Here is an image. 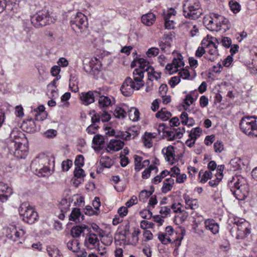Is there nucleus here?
Returning a JSON list of instances; mask_svg holds the SVG:
<instances>
[{
	"label": "nucleus",
	"mask_w": 257,
	"mask_h": 257,
	"mask_svg": "<svg viewBox=\"0 0 257 257\" xmlns=\"http://www.w3.org/2000/svg\"><path fill=\"white\" fill-rule=\"evenodd\" d=\"M33 113L37 120H43L47 116V113L45 111V107L43 105H40L34 109Z\"/></svg>",
	"instance_id": "25"
},
{
	"label": "nucleus",
	"mask_w": 257,
	"mask_h": 257,
	"mask_svg": "<svg viewBox=\"0 0 257 257\" xmlns=\"http://www.w3.org/2000/svg\"><path fill=\"white\" fill-rule=\"evenodd\" d=\"M159 52V50L158 48L152 47L149 49L147 52V55L149 57H155L158 55Z\"/></svg>",
	"instance_id": "56"
},
{
	"label": "nucleus",
	"mask_w": 257,
	"mask_h": 257,
	"mask_svg": "<svg viewBox=\"0 0 257 257\" xmlns=\"http://www.w3.org/2000/svg\"><path fill=\"white\" fill-rule=\"evenodd\" d=\"M69 206L70 203L66 199H64L61 201L59 208L62 212L66 213L69 210Z\"/></svg>",
	"instance_id": "46"
},
{
	"label": "nucleus",
	"mask_w": 257,
	"mask_h": 257,
	"mask_svg": "<svg viewBox=\"0 0 257 257\" xmlns=\"http://www.w3.org/2000/svg\"><path fill=\"white\" fill-rule=\"evenodd\" d=\"M138 63L139 67V69H141L144 71L148 72L150 71L151 72L153 70V67L150 65L149 62L143 58L135 59L131 64L132 67L134 66V63Z\"/></svg>",
	"instance_id": "19"
},
{
	"label": "nucleus",
	"mask_w": 257,
	"mask_h": 257,
	"mask_svg": "<svg viewBox=\"0 0 257 257\" xmlns=\"http://www.w3.org/2000/svg\"><path fill=\"white\" fill-rule=\"evenodd\" d=\"M102 94V89L98 88L95 91H89L87 92H82L80 95V99L82 103L87 105L94 102L95 97Z\"/></svg>",
	"instance_id": "10"
},
{
	"label": "nucleus",
	"mask_w": 257,
	"mask_h": 257,
	"mask_svg": "<svg viewBox=\"0 0 257 257\" xmlns=\"http://www.w3.org/2000/svg\"><path fill=\"white\" fill-rule=\"evenodd\" d=\"M171 38L167 35H164L163 37L160 38L159 46L162 52L166 54L171 53Z\"/></svg>",
	"instance_id": "15"
},
{
	"label": "nucleus",
	"mask_w": 257,
	"mask_h": 257,
	"mask_svg": "<svg viewBox=\"0 0 257 257\" xmlns=\"http://www.w3.org/2000/svg\"><path fill=\"white\" fill-rule=\"evenodd\" d=\"M183 14L186 18L196 20L203 14V10L199 0H185L183 5Z\"/></svg>",
	"instance_id": "1"
},
{
	"label": "nucleus",
	"mask_w": 257,
	"mask_h": 257,
	"mask_svg": "<svg viewBox=\"0 0 257 257\" xmlns=\"http://www.w3.org/2000/svg\"><path fill=\"white\" fill-rule=\"evenodd\" d=\"M68 248L73 252H77L80 249L79 243L78 240L75 239H72L67 243Z\"/></svg>",
	"instance_id": "33"
},
{
	"label": "nucleus",
	"mask_w": 257,
	"mask_h": 257,
	"mask_svg": "<svg viewBox=\"0 0 257 257\" xmlns=\"http://www.w3.org/2000/svg\"><path fill=\"white\" fill-rule=\"evenodd\" d=\"M99 163L103 167L109 168L113 164V161L107 156L101 157Z\"/></svg>",
	"instance_id": "36"
},
{
	"label": "nucleus",
	"mask_w": 257,
	"mask_h": 257,
	"mask_svg": "<svg viewBox=\"0 0 257 257\" xmlns=\"http://www.w3.org/2000/svg\"><path fill=\"white\" fill-rule=\"evenodd\" d=\"M124 143L119 140H111L107 145V151L108 152H117L122 149Z\"/></svg>",
	"instance_id": "21"
},
{
	"label": "nucleus",
	"mask_w": 257,
	"mask_h": 257,
	"mask_svg": "<svg viewBox=\"0 0 257 257\" xmlns=\"http://www.w3.org/2000/svg\"><path fill=\"white\" fill-rule=\"evenodd\" d=\"M179 75L180 77L184 79H189L190 78V73L187 69H183L179 72Z\"/></svg>",
	"instance_id": "63"
},
{
	"label": "nucleus",
	"mask_w": 257,
	"mask_h": 257,
	"mask_svg": "<svg viewBox=\"0 0 257 257\" xmlns=\"http://www.w3.org/2000/svg\"><path fill=\"white\" fill-rule=\"evenodd\" d=\"M70 24L72 29L78 28L81 32L87 27V19L83 13L77 12L73 15L70 20Z\"/></svg>",
	"instance_id": "8"
},
{
	"label": "nucleus",
	"mask_w": 257,
	"mask_h": 257,
	"mask_svg": "<svg viewBox=\"0 0 257 257\" xmlns=\"http://www.w3.org/2000/svg\"><path fill=\"white\" fill-rule=\"evenodd\" d=\"M116 138H120L125 141L131 140L132 135L127 132L117 131L116 134H113Z\"/></svg>",
	"instance_id": "40"
},
{
	"label": "nucleus",
	"mask_w": 257,
	"mask_h": 257,
	"mask_svg": "<svg viewBox=\"0 0 257 257\" xmlns=\"http://www.w3.org/2000/svg\"><path fill=\"white\" fill-rule=\"evenodd\" d=\"M141 216L144 219H149L152 216V212L148 209H144L140 212Z\"/></svg>",
	"instance_id": "55"
},
{
	"label": "nucleus",
	"mask_w": 257,
	"mask_h": 257,
	"mask_svg": "<svg viewBox=\"0 0 257 257\" xmlns=\"http://www.w3.org/2000/svg\"><path fill=\"white\" fill-rule=\"evenodd\" d=\"M75 165L76 166V167H80L81 166H83L84 165V158L82 155H78L77 156L75 162Z\"/></svg>",
	"instance_id": "59"
},
{
	"label": "nucleus",
	"mask_w": 257,
	"mask_h": 257,
	"mask_svg": "<svg viewBox=\"0 0 257 257\" xmlns=\"http://www.w3.org/2000/svg\"><path fill=\"white\" fill-rule=\"evenodd\" d=\"M13 147H14V153L15 155L19 158H23V156L26 155L27 153V151L26 148L24 150H22V147H25L24 145L22 144V143H20L19 141H12L9 145V147L13 150Z\"/></svg>",
	"instance_id": "14"
},
{
	"label": "nucleus",
	"mask_w": 257,
	"mask_h": 257,
	"mask_svg": "<svg viewBox=\"0 0 257 257\" xmlns=\"http://www.w3.org/2000/svg\"><path fill=\"white\" fill-rule=\"evenodd\" d=\"M221 180L222 177L220 175V174L218 176L215 175V178L214 179L212 178V179H211V180L209 182V184L211 187H216L219 184V183Z\"/></svg>",
	"instance_id": "50"
},
{
	"label": "nucleus",
	"mask_w": 257,
	"mask_h": 257,
	"mask_svg": "<svg viewBox=\"0 0 257 257\" xmlns=\"http://www.w3.org/2000/svg\"><path fill=\"white\" fill-rule=\"evenodd\" d=\"M147 72H148V79L150 81H153V79L158 80L161 77V73L156 72L154 70V68H153V70L152 71V72H150V71H149Z\"/></svg>",
	"instance_id": "49"
},
{
	"label": "nucleus",
	"mask_w": 257,
	"mask_h": 257,
	"mask_svg": "<svg viewBox=\"0 0 257 257\" xmlns=\"http://www.w3.org/2000/svg\"><path fill=\"white\" fill-rule=\"evenodd\" d=\"M144 71L141 69L137 68L135 69L133 72L134 79L136 83H144L143 81V78L144 77Z\"/></svg>",
	"instance_id": "34"
},
{
	"label": "nucleus",
	"mask_w": 257,
	"mask_h": 257,
	"mask_svg": "<svg viewBox=\"0 0 257 257\" xmlns=\"http://www.w3.org/2000/svg\"><path fill=\"white\" fill-rule=\"evenodd\" d=\"M19 211L23 220L29 224L34 223L38 219L37 212L26 202L21 205Z\"/></svg>",
	"instance_id": "6"
},
{
	"label": "nucleus",
	"mask_w": 257,
	"mask_h": 257,
	"mask_svg": "<svg viewBox=\"0 0 257 257\" xmlns=\"http://www.w3.org/2000/svg\"><path fill=\"white\" fill-rule=\"evenodd\" d=\"M185 132V129L183 127L176 129L174 128L173 130L167 131L165 132V136L169 141H173L176 139H180L182 138L183 133Z\"/></svg>",
	"instance_id": "17"
},
{
	"label": "nucleus",
	"mask_w": 257,
	"mask_h": 257,
	"mask_svg": "<svg viewBox=\"0 0 257 257\" xmlns=\"http://www.w3.org/2000/svg\"><path fill=\"white\" fill-rule=\"evenodd\" d=\"M120 164L121 167H125L129 163V160L127 157L122 154H120Z\"/></svg>",
	"instance_id": "64"
},
{
	"label": "nucleus",
	"mask_w": 257,
	"mask_h": 257,
	"mask_svg": "<svg viewBox=\"0 0 257 257\" xmlns=\"http://www.w3.org/2000/svg\"><path fill=\"white\" fill-rule=\"evenodd\" d=\"M155 137V136L154 134L146 133L143 138L144 146L148 148L152 147L153 145L152 140Z\"/></svg>",
	"instance_id": "32"
},
{
	"label": "nucleus",
	"mask_w": 257,
	"mask_h": 257,
	"mask_svg": "<svg viewBox=\"0 0 257 257\" xmlns=\"http://www.w3.org/2000/svg\"><path fill=\"white\" fill-rule=\"evenodd\" d=\"M229 6L231 10L234 13H238L240 10V6L236 2L233 1L229 2Z\"/></svg>",
	"instance_id": "51"
},
{
	"label": "nucleus",
	"mask_w": 257,
	"mask_h": 257,
	"mask_svg": "<svg viewBox=\"0 0 257 257\" xmlns=\"http://www.w3.org/2000/svg\"><path fill=\"white\" fill-rule=\"evenodd\" d=\"M100 119L102 122H107L109 121L111 118L110 115L106 111V110H103V112L100 114Z\"/></svg>",
	"instance_id": "62"
},
{
	"label": "nucleus",
	"mask_w": 257,
	"mask_h": 257,
	"mask_svg": "<svg viewBox=\"0 0 257 257\" xmlns=\"http://www.w3.org/2000/svg\"><path fill=\"white\" fill-rule=\"evenodd\" d=\"M230 190L238 200H243L249 194V188L246 181L242 178H233L229 184Z\"/></svg>",
	"instance_id": "2"
},
{
	"label": "nucleus",
	"mask_w": 257,
	"mask_h": 257,
	"mask_svg": "<svg viewBox=\"0 0 257 257\" xmlns=\"http://www.w3.org/2000/svg\"><path fill=\"white\" fill-rule=\"evenodd\" d=\"M103 89H102V94L99 96L98 106L102 110H106L108 106L112 105L115 103V99L111 96L103 95Z\"/></svg>",
	"instance_id": "12"
},
{
	"label": "nucleus",
	"mask_w": 257,
	"mask_h": 257,
	"mask_svg": "<svg viewBox=\"0 0 257 257\" xmlns=\"http://www.w3.org/2000/svg\"><path fill=\"white\" fill-rule=\"evenodd\" d=\"M84 215H82L79 208H74L69 216V220L75 221V222H79L84 220Z\"/></svg>",
	"instance_id": "24"
},
{
	"label": "nucleus",
	"mask_w": 257,
	"mask_h": 257,
	"mask_svg": "<svg viewBox=\"0 0 257 257\" xmlns=\"http://www.w3.org/2000/svg\"><path fill=\"white\" fill-rule=\"evenodd\" d=\"M202 45L208 48V52L211 55H216L218 53L217 47L216 45L212 41H207L203 40L202 41Z\"/></svg>",
	"instance_id": "26"
},
{
	"label": "nucleus",
	"mask_w": 257,
	"mask_h": 257,
	"mask_svg": "<svg viewBox=\"0 0 257 257\" xmlns=\"http://www.w3.org/2000/svg\"><path fill=\"white\" fill-rule=\"evenodd\" d=\"M239 126L245 134L257 137V117L248 116L242 117Z\"/></svg>",
	"instance_id": "4"
},
{
	"label": "nucleus",
	"mask_w": 257,
	"mask_h": 257,
	"mask_svg": "<svg viewBox=\"0 0 257 257\" xmlns=\"http://www.w3.org/2000/svg\"><path fill=\"white\" fill-rule=\"evenodd\" d=\"M241 162L240 160L238 158H234L232 159L230 162V164L232 166L234 170L238 169L240 167V163Z\"/></svg>",
	"instance_id": "61"
},
{
	"label": "nucleus",
	"mask_w": 257,
	"mask_h": 257,
	"mask_svg": "<svg viewBox=\"0 0 257 257\" xmlns=\"http://www.w3.org/2000/svg\"><path fill=\"white\" fill-rule=\"evenodd\" d=\"M127 106L123 105L121 106H116L114 112L115 117L118 118H124L127 115Z\"/></svg>",
	"instance_id": "27"
},
{
	"label": "nucleus",
	"mask_w": 257,
	"mask_h": 257,
	"mask_svg": "<svg viewBox=\"0 0 257 257\" xmlns=\"http://www.w3.org/2000/svg\"><path fill=\"white\" fill-rule=\"evenodd\" d=\"M98 128V125L96 124H91L87 127L86 131L89 134H94L96 133Z\"/></svg>",
	"instance_id": "58"
},
{
	"label": "nucleus",
	"mask_w": 257,
	"mask_h": 257,
	"mask_svg": "<svg viewBox=\"0 0 257 257\" xmlns=\"http://www.w3.org/2000/svg\"><path fill=\"white\" fill-rule=\"evenodd\" d=\"M210 175H211V171H208V170L206 171L202 175V176L201 178L200 182L202 183H204L206 182L208 179H211V178L210 177Z\"/></svg>",
	"instance_id": "60"
},
{
	"label": "nucleus",
	"mask_w": 257,
	"mask_h": 257,
	"mask_svg": "<svg viewBox=\"0 0 257 257\" xmlns=\"http://www.w3.org/2000/svg\"><path fill=\"white\" fill-rule=\"evenodd\" d=\"M143 85L144 83H135L131 77H128L123 82L120 91L124 96H130L134 93L135 89L139 90Z\"/></svg>",
	"instance_id": "7"
},
{
	"label": "nucleus",
	"mask_w": 257,
	"mask_h": 257,
	"mask_svg": "<svg viewBox=\"0 0 257 257\" xmlns=\"http://www.w3.org/2000/svg\"><path fill=\"white\" fill-rule=\"evenodd\" d=\"M204 23L206 24L207 28L211 31H218L223 26L228 27L229 21L218 14L212 13L204 18Z\"/></svg>",
	"instance_id": "3"
},
{
	"label": "nucleus",
	"mask_w": 257,
	"mask_h": 257,
	"mask_svg": "<svg viewBox=\"0 0 257 257\" xmlns=\"http://www.w3.org/2000/svg\"><path fill=\"white\" fill-rule=\"evenodd\" d=\"M171 116V113L168 111L166 108H162L156 114V117L160 118L163 121L168 120Z\"/></svg>",
	"instance_id": "30"
},
{
	"label": "nucleus",
	"mask_w": 257,
	"mask_h": 257,
	"mask_svg": "<svg viewBox=\"0 0 257 257\" xmlns=\"http://www.w3.org/2000/svg\"><path fill=\"white\" fill-rule=\"evenodd\" d=\"M142 23L147 26L152 25L156 20V16L153 13H148L142 17Z\"/></svg>",
	"instance_id": "28"
},
{
	"label": "nucleus",
	"mask_w": 257,
	"mask_h": 257,
	"mask_svg": "<svg viewBox=\"0 0 257 257\" xmlns=\"http://www.w3.org/2000/svg\"><path fill=\"white\" fill-rule=\"evenodd\" d=\"M89 64L91 69L93 68L98 69V67L97 66H99L100 65V62L97 58L94 57L91 58L90 60Z\"/></svg>",
	"instance_id": "54"
},
{
	"label": "nucleus",
	"mask_w": 257,
	"mask_h": 257,
	"mask_svg": "<svg viewBox=\"0 0 257 257\" xmlns=\"http://www.w3.org/2000/svg\"><path fill=\"white\" fill-rule=\"evenodd\" d=\"M11 235L10 237L13 241H17L21 236H23L25 232L23 229H20L18 231L16 228H13L11 231Z\"/></svg>",
	"instance_id": "38"
},
{
	"label": "nucleus",
	"mask_w": 257,
	"mask_h": 257,
	"mask_svg": "<svg viewBox=\"0 0 257 257\" xmlns=\"http://www.w3.org/2000/svg\"><path fill=\"white\" fill-rule=\"evenodd\" d=\"M202 134V130L199 127L192 128L189 134V137L191 139L196 140Z\"/></svg>",
	"instance_id": "42"
},
{
	"label": "nucleus",
	"mask_w": 257,
	"mask_h": 257,
	"mask_svg": "<svg viewBox=\"0 0 257 257\" xmlns=\"http://www.w3.org/2000/svg\"><path fill=\"white\" fill-rule=\"evenodd\" d=\"M159 212L162 217L164 218L170 213L171 209L169 206H162L160 208Z\"/></svg>",
	"instance_id": "53"
},
{
	"label": "nucleus",
	"mask_w": 257,
	"mask_h": 257,
	"mask_svg": "<svg viewBox=\"0 0 257 257\" xmlns=\"http://www.w3.org/2000/svg\"><path fill=\"white\" fill-rule=\"evenodd\" d=\"M47 252L51 257H62L59 250L55 246H49L47 248Z\"/></svg>",
	"instance_id": "37"
},
{
	"label": "nucleus",
	"mask_w": 257,
	"mask_h": 257,
	"mask_svg": "<svg viewBox=\"0 0 257 257\" xmlns=\"http://www.w3.org/2000/svg\"><path fill=\"white\" fill-rule=\"evenodd\" d=\"M12 190L6 184L0 182V201L4 202L7 201L8 197L11 195Z\"/></svg>",
	"instance_id": "22"
},
{
	"label": "nucleus",
	"mask_w": 257,
	"mask_h": 257,
	"mask_svg": "<svg viewBox=\"0 0 257 257\" xmlns=\"http://www.w3.org/2000/svg\"><path fill=\"white\" fill-rule=\"evenodd\" d=\"M72 166V161L70 160L64 161L61 164L62 169L63 171H68Z\"/></svg>",
	"instance_id": "52"
},
{
	"label": "nucleus",
	"mask_w": 257,
	"mask_h": 257,
	"mask_svg": "<svg viewBox=\"0 0 257 257\" xmlns=\"http://www.w3.org/2000/svg\"><path fill=\"white\" fill-rule=\"evenodd\" d=\"M48 159L46 157L36 158L31 163V168L35 174L40 177H45L50 173V170L47 166Z\"/></svg>",
	"instance_id": "5"
},
{
	"label": "nucleus",
	"mask_w": 257,
	"mask_h": 257,
	"mask_svg": "<svg viewBox=\"0 0 257 257\" xmlns=\"http://www.w3.org/2000/svg\"><path fill=\"white\" fill-rule=\"evenodd\" d=\"M214 151L216 153H221L223 150V145L220 141H217L214 144Z\"/></svg>",
	"instance_id": "57"
},
{
	"label": "nucleus",
	"mask_w": 257,
	"mask_h": 257,
	"mask_svg": "<svg viewBox=\"0 0 257 257\" xmlns=\"http://www.w3.org/2000/svg\"><path fill=\"white\" fill-rule=\"evenodd\" d=\"M183 57L181 54H178L177 57L173 60L171 64H168L166 66V69L169 74H172L174 73L181 69L184 66V62L182 61Z\"/></svg>",
	"instance_id": "11"
},
{
	"label": "nucleus",
	"mask_w": 257,
	"mask_h": 257,
	"mask_svg": "<svg viewBox=\"0 0 257 257\" xmlns=\"http://www.w3.org/2000/svg\"><path fill=\"white\" fill-rule=\"evenodd\" d=\"M158 239L164 244H167L171 242V239L167 233H159Z\"/></svg>",
	"instance_id": "44"
},
{
	"label": "nucleus",
	"mask_w": 257,
	"mask_h": 257,
	"mask_svg": "<svg viewBox=\"0 0 257 257\" xmlns=\"http://www.w3.org/2000/svg\"><path fill=\"white\" fill-rule=\"evenodd\" d=\"M198 93L196 91H191L189 94L186 95L184 99V103L188 107L192 104L197 99Z\"/></svg>",
	"instance_id": "29"
},
{
	"label": "nucleus",
	"mask_w": 257,
	"mask_h": 257,
	"mask_svg": "<svg viewBox=\"0 0 257 257\" xmlns=\"http://www.w3.org/2000/svg\"><path fill=\"white\" fill-rule=\"evenodd\" d=\"M90 228L85 224L76 225L71 229V234L73 237H79L81 235L84 236L85 233L89 232Z\"/></svg>",
	"instance_id": "16"
},
{
	"label": "nucleus",
	"mask_w": 257,
	"mask_h": 257,
	"mask_svg": "<svg viewBox=\"0 0 257 257\" xmlns=\"http://www.w3.org/2000/svg\"><path fill=\"white\" fill-rule=\"evenodd\" d=\"M143 158L141 156L136 155L135 157V170L137 172L140 171L143 168V165H142V161Z\"/></svg>",
	"instance_id": "43"
},
{
	"label": "nucleus",
	"mask_w": 257,
	"mask_h": 257,
	"mask_svg": "<svg viewBox=\"0 0 257 257\" xmlns=\"http://www.w3.org/2000/svg\"><path fill=\"white\" fill-rule=\"evenodd\" d=\"M100 241L105 245L108 246L112 242V237L110 234H107L100 238Z\"/></svg>",
	"instance_id": "47"
},
{
	"label": "nucleus",
	"mask_w": 257,
	"mask_h": 257,
	"mask_svg": "<svg viewBox=\"0 0 257 257\" xmlns=\"http://www.w3.org/2000/svg\"><path fill=\"white\" fill-rule=\"evenodd\" d=\"M93 144L94 145L100 147L104 143V139L101 135H96L94 136L93 140Z\"/></svg>",
	"instance_id": "45"
},
{
	"label": "nucleus",
	"mask_w": 257,
	"mask_h": 257,
	"mask_svg": "<svg viewBox=\"0 0 257 257\" xmlns=\"http://www.w3.org/2000/svg\"><path fill=\"white\" fill-rule=\"evenodd\" d=\"M50 17L46 11H42L37 13L31 17V23L36 28L49 24Z\"/></svg>",
	"instance_id": "9"
},
{
	"label": "nucleus",
	"mask_w": 257,
	"mask_h": 257,
	"mask_svg": "<svg viewBox=\"0 0 257 257\" xmlns=\"http://www.w3.org/2000/svg\"><path fill=\"white\" fill-rule=\"evenodd\" d=\"M176 11L174 9H171L164 14V19L165 21V26L167 29H173L175 28L174 19Z\"/></svg>",
	"instance_id": "13"
},
{
	"label": "nucleus",
	"mask_w": 257,
	"mask_h": 257,
	"mask_svg": "<svg viewBox=\"0 0 257 257\" xmlns=\"http://www.w3.org/2000/svg\"><path fill=\"white\" fill-rule=\"evenodd\" d=\"M162 153L167 162L171 164H173L174 163L175 154L174 148L172 146L170 145L167 148H164L162 150Z\"/></svg>",
	"instance_id": "20"
},
{
	"label": "nucleus",
	"mask_w": 257,
	"mask_h": 257,
	"mask_svg": "<svg viewBox=\"0 0 257 257\" xmlns=\"http://www.w3.org/2000/svg\"><path fill=\"white\" fill-rule=\"evenodd\" d=\"M204 224L207 229L210 230L215 234L219 232V227L218 224L213 219H206Z\"/></svg>",
	"instance_id": "23"
},
{
	"label": "nucleus",
	"mask_w": 257,
	"mask_h": 257,
	"mask_svg": "<svg viewBox=\"0 0 257 257\" xmlns=\"http://www.w3.org/2000/svg\"><path fill=\"white\" fill-rule=\"evenodd\" d=\"M99 239L95 233H92L90 229L89 232L86 233L85 239V244L91 248L95 247L99 244Z\"/></svg>",
	"instance_id": "18"
},
{
	"label": "nucleus",
	"mask_w": 257,
	"mask_h": 257,
	"mask_svg": "<svg viewBox=\"0 0 257 257\" xmlns=\"http://www.w3.org/2000/svg\"><path fill=\"white\" fill-rule=\"evenodd\" d=\"M187 197L185 196L184 199L185 200L186 203V209H195L197 208V201L196 200H192L190 199H187Z\"/></svg>",
	"instance_id": "41"
},
{
	"label": "nucleus",
	"mask_w": 257,
	"mask_h": 257,
	"mask_svg": "<svg viewBox=\"0 0 257 257\" xmlns=\"http://www.w3.org/2000/svg\"><path fill=\"white\" fill-rule=\"evenodd\" d=\"M84 171L80 167H76L74 171V176L75 178L79 179H83L85 176Z\"/></svg>",
	"instance_id": "48"
},
{
	"label": "nucleus",
	"mask_w": 257,
	"mask_h": 257,
	"mask_svg": "<svg viewBox=\"0 0 257 257\" xmlns=\"http://www.w3.org/2000/svg\"><path fill=\"white\" fill-rule=\"evenodd\" d=\"M174 184V179L172 177L166 179L163 182L162 187V191L164 193H166L170 191Z\"/></svg>",
	"instance_id": "31"
},
{
	"label": "nucleus",
	"mask_w": 257,
	"mask_h": 257,
	"mask_svg": "<svg viewBox=\"0 0 257 257\" xmlns=\"http://www.w3.org/2000/svg\"><path fill=\"white\" fill-rule=\"evenodd\" d=\"M238 231H245L247 233H250V231L248 228V223L245 220L236 224Z\"/></svg>",
	"instance_id": "39"
},
{
	"label": "nucleus",
	"mask_w": 257,
	"mask_h": 257,
	"mask_svg": "<svg viewBox=\"0 0 257 257\" xmlns=\"http://www.w3.org/2000/svg\"><path fill=\"white\" fill-rule=\"evenodd\" d=\"M127 114H128L131 120L133 121H136L139 118L140 112L136 108L132 107L130 109L127 108Z\"/></svg>",
	"instance_id": "35"
}]
</instances>
